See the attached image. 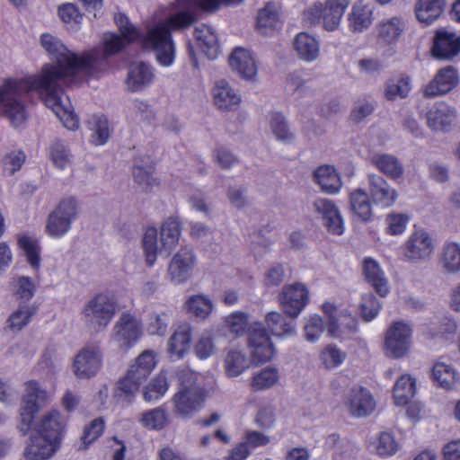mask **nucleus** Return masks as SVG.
<instances>
[{
  "label": "nucleus",
  "instance_id": "obj_59",
  "mask_svg": "<svg viewBox=\"0 0 460 460\" xmlns=\"http://www.w3.org/2000/svg\"><path fill=\"white\" fill-rule=\"evenodd\" d=\"M347 354L336 345L326 346L320 354V359L328 369L341 366L346 359Z\"/></svg>",
  "mask_w": 460,
  "mask_h": 460
},
{
  "label": "nucleus",
  "instance_id": "obj_26",
  "mask_svg": "<svg viewBox=\"0 0 460 460\" xmlns=\"http://www.w3.org/2000/svg\"><path fill=\"white\" fill-rule=\"evenodd\" d=\"M460 52V36L454 31L439 30L437 31L432 46L434 57L451 59Z\"/></svg>",
  "mask_w": 460,
  "mask_h": 460
},
{
  "label": "nucleus",
  "instance_id": "obj_1",
  "mask_svg": "<svg viewBox=\"0 0 460 460\" xmlns=\"http://www.w3.org/2000/svg\"><path fill=\"white\" fill-rule=\"evenodd\" d=\"M243 0H176L164 10L163 17L155 19L140 31L130 22L123 13L114 16L119 34L105 32L102 37L103 49L95 48L84 54H90L97 58H103L104 64L100 68L84 70L85 75H94L108 67V57L115 55L128 45L138 41L142 48L155 53L156 61L162 66H171L175 59V44L172 31L183 30L190 26L197 19V11H216L221 5H237Z\"/></svg>",
  "mask_w": 460,
  "mask_h": 460
},
{
  "label": "nucleus",
  "instance_id": "obj_54",
  "mask_svg": "<svg viewBox=\"0 0 460 460\" xmlns=\"http://www.w3.org/2000/svg\"><path fill=\"white\" fill-rule=\"evenodd\" d=\"M13 291L18 304L31 303L30 300L34 296L36 286L31 278L20 276L13 279Z\"/></svg>",
  "mask_w": 460,
  "mask_h": 460
},
{
  "label": "nucleus",
  "instance_id": "obj_14",
  "mask_svg": "<svg viewBox=\"0 0 460 460\" xmlns=\"http://www.w3.org/2000/svg\"><path fill=\"white\" fill-rule=\"evenodd\" d=\"M0 116L7 118L15 127L26 119L25 102L17 96L9 83L0 84Z\"/></svg>",
  "mask_w": 460,
  "mask_h": 460
},
{
  "label": "nucleus",
  "instance_id": "obj_5",
  "mask_svg": "<svg viewBox=\"0 0 460 460\" xmlns=\"http://www.w3.org/2000/svg\"><path fill=\"white\" fill-rule=\"evenodd\" d=\"M80 207L74 197H66L58 201L48 215L45 233L52 239H60L66 235L77 219Z\"/></svg>",
  "mask_w": 460,
  "mask_h": 460
},
{
  "label": "nucleus",
  "instance_id": "obj_22",
  "mask_svg": "<svg viewBox=\"0 0 460 460\" xmlns=\"http://www.w3.org/2000/svg\"><path fill=\"white\" fill-rule=\"evenodd\" d=\"M456 117V109L444 102L434 103L426 113L428 126L436 131H449Z\"/></svg>",
  "mask_w": 460,
  "mask_h": 460
},
{
  "label": "nucleus",
  "instance_id": "obj_7",
  "mask_svg": "<svg viewBox=\"0 0 460 460\" xmlns=\"http://www.w3.org/2000/svg\"><path fill=\"white\" fill-rule=\"evenodd\" d=\"M349 2L350 0H327L324 6L322 3H315L305 14L311 23L322 22L326 31H332L339 27Z\"/></svg>",
  "mask_w": 460,
  "mask_h": 460
},
{
  "label": "nucleus",
  "instance_id": "obj_47",
  "mask_svg": "<svg viewBox=\"0 0 460 460\" xmlns=\"http://www.w3.org/2000/svg\"><path fill=\"white\" fill-rule=\"evenodd\" d=\"M369 196L363 189H357L349 194V205L352 212L362 221H368L372 217Z\"/></svg>",
  "mask_w": 460,
  "mask_h": 460
},
{
  "label": "nucleus",
  "instance_id": "obj_30",
  "mask_svg": "<svg viewBox=\"0 0 460 460\" xmlns=\"http://www.w3.org/2000/svg\"><path fill=\"white\" fill-rule=\"evenodd\" d=\"M132 172L135 182L144 190L159 184L158 179L155 176L154 161L150 155L136 157Z\"/></svg>",
  "mask_w": 460,
  "mask_h": 460
},
{
  "label": "nucleus",
  "instance_id": "obj_13",
  "mask_svg": "<svg viewBox=\"0 0 460 460\" xmlns=\"http://www.w3.org/2000/svg\"><path fill=\"white\" fill-rule=\"evenodd\" d=\"M196 255L191 247H181L171 259L167 267V278L174 285L186 283L193 274Z\"/></svg>",
  "mask_w": 460,
  "mask_h": 460
},
{
  "label": "nucleus",
  "instance_id": "obj_4",
  "mask_svg": "<svg viewBox=\"0 0 460 460\" xmlns=\"http://www.w3.org/2000/svg\"><path fill=\"white\" fill-rule=\"evenodd\" d=\"M118 310L115 296L111 292H100L85 302L82 317L86 326L96 332H103L114 318Z\"/></svg>",
  "mask_w": 460,
  "mask_h": 460
},
{
  "label": "nucleus",
  "instance_id": "obj_27",
  "mask_svg": "<svg viewBox=\"0 0 460 460\" xmlns=\"http://www.w3.org/2000/svg\"><path fill=\"white\" fill-rule=\"evenodd\" d=\"M231 68L243 79L253 80L257 75V66L252 53L246 49L235 48L229 57Z\"/></svg>",
  "mask_w": 460,
  "mask_h": 460
},
{
  "label": "nucleus",
  "instance_id": "obj_36",
  "mask_svg": "<svg viewBox=\"0 0 460 460\" xmlns=\"http://www.w3.org/2000/svg\"><path fill=\"white\" fill-rule=\"evenodd\" d=\"M172 310L168 306L155 307L146 316V329L150 335L164 336L168 329Z\"/></svg>",
  "mask_w": 460,
  "mask_h": 460
},
{
  "label": "nucleus",
  "instance_id": "obj_44",
  "mask_svg": "<svg viewBox=\"0 0 460 460\" xmlns=\"http://www.w3.org/2000/svg\"><path fill=\"white\" fill-rule=\"evenodd\" d=\"M432 379L441 388L452 390L460 382V375L444 362H437L432 367Z\"/></svg>",
  "mask_w": 460,
  "mask_h": 460
},
{
  "label": "nucleus",
  "instance_id": "obj_40",
  "mask_svg": "<svg viewBox=\"0 0 460 460\" xmlns=\"http://www.w3.org/2000/svg\"><path fill=\"white\" fill-rule=\"evenodd\" d=\"M194 37L209 59H215L219 54V44L217 37L211 27L206 24H199L195 28Z\"/></svg>",
  "mask_w": 460,
  "mask_h": 460
},
{
  "label": "nucleus",
  "instance_id": "obj_19",
  "mask_svg": "<svg viewBox=\"0 0 460 460\" xmlns=\"http://www.w3.org/2000/svg\"><path fill=\"white\" fill-rule=\"evenodd\" d=\"M155 79L154 67L148 63L137 61L130 64L125 84L129 92L138 93L153 84Z\"/></svg>",
  "mask_w": 460,
  "mask_h": 460
},
{
  "label": "nucleus",
  "instance_id": "obj_24",
  "mask_svg": "<svg viewBox=\"0 0 460 460\" xmlns=\"http://www.w3.org/2000/svg\"><path fill=\"white\" fill-rule=\"evenodd\" d=\"M211 95L215 106L222 111H234L242 102L239 93L225 79L215 82Z\"/></svg>",
  "mask_w": 460,
  "mask_h": 460
},
{
  "label": "nucleus",
  "instance_id": "obj_21",
  "mask_svg": "<svg viewBox=\"0 0 460 460\" xmlns=\"http://www.w3.org/2000/svg\"><path fill=\"white\" fill-rule=\"evenodd\" d=\"M407 28L406 20L400 15L384 18L376 25V40L380 45L396 44Z\"/></svg>",
  "mask_w": 460,
  "mask_h": 460
},
{
  "label": "nucleus",
  "instance_id": "obj_46",
  "mask_svg": "<svg viewBox=\"0 0 460 460\" xmlns=\"http://www.w3.org/2000/svg\"><path fill=\"white\" fill-rule=\"evenodd\" d=\"M416 381L410 375H402L394 385V400L398 406L406 405L414 396Z\"/></svg>",
  "mask_w": 460,
  "mask_h": 460
},
{
  "label": "nucleus",
  "instance_id": "obj_43",
  "mask_svg": "<svg viewBox=\"0 0 460 460\" xmlns=\"http://www.w3.org/2000/svg\"><path fill=\"white\" fill-rule=\"evenodd\" d=\"M439 262L447 273H459L460 243L453 241L446 242L441 249Z\"/></svg>",
  "mask_w": 460,
  "mask_h": 460
},
{
  "label": "nucleus",
  "instance_id": "obj_8",
  "mask_svg": "<svg viewBox=\"0 0 460 460\" xmlns=\"http://www.w3.org/2000/svg\"><path fill=\"white\" fill-rule=\"evenodd\" d=\"M49 394L35 380L25 383V393L21 407V421L19 429L24 434L31 429L35 414L43 403L48 401Z\"/></svg>",
  "mask_w": 460,
  "mask_h": 460
},
{
  "label": "nucleus",
  "instance_id": "obj_52",
  "mask_svg": "<svg viewBox=\"0 0 460 460\" xmlns=\"http://www.w3.org/2000/svg\"><path fill=\"white\" fill-rule=\"evenodd\" d=\"M20 248L24 252L28 263L31 267L38 270L40 267L41 248L37 239L22 235L18 239Z\"/></svg>",
  "mask_w": 460,
  "mask_h": 460
},
{
  "label": "nucleus",
  "instance_id": "obj_64",
  "mask_svg": "<svg viewBox=\"0 0 460 460\" xmlns=\"http://www.w3.org/2000/svg\"><path fill=\"white\" fill-rule=\"evenodd\" d=\"M225 323L231 333L241 336L248 328V314L240 311L234 312L226 317Z\"/></svg>",
  "mask_w": 460,
  "mask_h": 460
},
{
  "label": "nucleus",
  "instance_id": "obj_17",
  "mask_svg": "<svg viewBox=\"0 0 460 460\" xmlns=\"http://www.w3.org/2000/svg\"><path fill=\"white\" fill-rule=\"evenodd\" d=\"M344 404L350 415L357 418L368 416L376 408V402L371 393L360 385H354L349 389Z\"/></svg>",
  "mask_w": 460,
  "mask_h": 460
},
{
  "label": "nucleus",
  "instance_id": "obj_15",
  "mask_svg": "<svg viewBox=\"0 0 460 460\" xmlns=\"http://www.w3.org/2000/svg\"><path fill=\"white\" fill-rule=\"evenodd\" d=\"M309 299V291L302 283L285 285L279 295L283 312L292 318L297 317L305 307Z\"/></svg>",
  "mask_w": 460,
  "mask_h": 460
},
{
  "label": "nucleus",
  "instance_id": "obj_50",
  "mask_svg": "<svg viewBox=\"0 0 460 460\" xmlns=\"http://www.w3.org/2000/svg\"><path fill=\"white\" fill-rule=\"evenodd\" d=\"M142 245L147 266L152 267L157 259V253L161 251V243L158 242V233L155 227H148L143 236Z\"/></svg>",
  "mask_w": 460,
  "mask_h": 460
},
{
  "label": "nucleus",
  "instance_id": "obj_9",
  "mask_svg": "<svg viewBox=\"0 0 460 460\" xmlns=\"http://www.w3.org/2000/svg\"><path fill=\"white\" fill-rule=\"evenodd\" d=\"M412 328L403 321H394L385 332V354L400 358L407 354L411 344Z\"/></svg>",
  "mask_w": 460,
  "mask_h": 460
},
{
  "label": "nucleus",
  "instance_id": "obj_33",
  "mask_svg": "<svg viewBox=\"0 0 460 460\" xmlns=\"http://www.w3.org/2000/svg\"><path fill=\"white\" fill-rule=\"evenodd\" d=\"M251 360L243 349L229 348L224 357V370L227 377L243 375L250 367Z\"/></svg>",
  "mask_w": 460,
  "mask_h": 460
},
{
  "label": "nucleus",
  "instance_id": "obj_11",
  "mask_svg": "<svg viewBox=\"0 0 460 460\" xmlns=\"http://www.w3.org/2000/svg\"><path fill=\"white\" fill-rule=\"evenodd\" d=\"M206 400V390L198 385L181 387L172 397L173 412L176 416L190 419L199 412Z\"/></svg>",
  "mask_w": 460,
  "mask_h": 460
},
{
  "label": "nucleus",
  "instance_id": "obj_12",
  "mask_svg": "<svg viewBox=\"0 0 460 460\" xmlns=\"http://www.w3.org/2000/svg\"><path fill=\"white\" fill-rule=\"evenodd\" d=\"M433 252V239L424 228H415L402 245L403 259L411 263L428 260Z\"/></svg>",
  "mask_w": 460,
  "mask_h": 460
},
{
  "label": "nucleus",
  "instance_id": "obj_34",
  "mask_svg": "<svg viewBox=\"0 0 460 460\" xmlns=\"http://www.w3.org/2000/svg\"><path fill=\"white\" fill-rule=\"evenodd\" d=\"M349 28L354 33L363 32L373 22V6L358 0L352 5L348 16Z\"/></svg>",
  "mask_w": 460,
  "mask_h": 460
},
{
  "label": "nucleus",
  "instance_id": "obj_35",
  "mask_svg": "<svg viewBox=\"0 0 460 460\" xmlns=\"http://www.w3.org/2000/svg\"><path fill=\"white\" fill-rule=\"evenodd\" d=\"M38 312L35 303H19L17 307L10 314L5 328L12 332H18L30 324Z\"/></svg>",
  "mask_w": 460,
  "mask_h": 460
},
{
  "label": "nucleus",
  "instance_id": "obj_58",
  "mask_svg": "<svg viewBox=\"0 0 460 460\" xmlns=\"http://www.w3.org/2000/svg\"><path fill=\"white\" fill-rule=\"evenodd\" d=\"M216 349L212 332L210 331L202 332L198 337L194 346L195 355L199 359H208L214 355Z\"/></svg>",
  "mask_w": 460,
  "mask_h": 460
},
{
  "label": "nucleus",
  "instance_id": "obj_41",
  "mask_svg": "<svg viewBox=\"0 0 460 460\" xmlns=\"http://www.w3.org/2000/svg\"><path fill=\"white\" fill-rule=\"evenodd\" d=\"M446 0H418L415 6L417 19L425 25L433 23L443 13Z\"/></svg>",
  "mask_w": 460,
  "mask_h": 460
},
{
  "label": "nucleus",
  "instance_id": "obj_61",
  "mask_svg": "<svg viewBox=\"0 0 460 460\" xmlns=\"http://www.w3.org/2000/svg\"><path fill=\"white\" fill-rule=\"evenodd\" d=\"M410 222V217L404 213L393 212L386 216V233L390 235L402 234Z\"/></svg>",
  "mask_w": 460,
  "mask_h": 460
},
{
  "label": "nucleus",
  "instance_id": "obj_32",
  "mask_svg": "<svg viewBox=\"0 0 460 460\" xmlns=\"http://www.w3.org/2000/svg\"><path fill=\"white\" fill-rule=\"evenodd\" d=\"M371 164L388 179L398 181L404 175L402 161L392 154L375 153L370 156Z\"/></svg>",
  "mask_w": 460,
  "mask_h": 460
},
{
  "label": "nucleus",
  "instance_id": "obj_31",
  "mask_svg": "<svg viewBox=\"0 0 460 460\" xmlns=\"http://www.w3.org/2000/svg\"><path fill=\"white\" fill-rule=\"evenodd\" d=\"M362 271L376 292L380 296H386L389 293L388 279L379 262L371 257H366L362 261Z\"/></svg>",
  "mask_w": 460,
  "mask_h": 460
},
{
  "label": "nucleus",
  "instance_id": "obj_37",
  "mask_svg": "<svg viewBox=\"0 0 460 460\" xmlns=\"http://www.w3.org/2000/svg\"><path fill=\"white\" fill-rule=\"evenodd\" d=\"M314 180L321 190L330 195L340 192L342 181L336 169L332 165H321L314 172Z\"/></svg>",
  "mask_w": 460,
  "mask_h": 460
},
{
  "label": "nucleus",
  "instance_id": "obj_10",
  "mask_svg": "<svg viewBox=\"0 0 460 460\" xmlns=\"http://www.w3.org/2000/svg\"><path fill=\"white\" fill-rule=\"evenodd\" d=\"M102 364V350L98 342L84 346L75 356L72 369L79 379H89L97 375Z\"/></svg>",
  "mask_w": 460,
  "mask_h": 460
},
{
  "label": "nucleus",
  "instance_id": "obj_55",
  "mask_svg": "<svg viewBox=\"0 0 460 460\" xmlns=\"http://www.w3.org/2000/svg\"><path fill=\"white\" fill-rule=\"evenodd\" d=\"M270 125L275 137L284 143H291L295 139L284 116L279 112H272L270 115Z\"/></svg>",
  "mask_w": 460,
  "mask_h": 460
},
{
  "label": "nucleus",
  "instance_id": "obj_18",
  "mask_svg": "<svg viewBox=\"0 0 460 460\" xmlns=\"http://www.w3.org/2000/svg\"><path fill=\"white\" fill-rule=\"evenodd\" d=\"M313 208L314 212L322 217L329 233L336 235H341L344 233L343 217L332 200L318 198L313 202Z\"/></svg>",
  "mask_w": 460,
  "mask_h": 460
},
{
  "label": "nucleus",
  "instance_id": "obj_42",
  "mask_svg": "<svg viewBox=\"0 0 460 460\" xmlns=\"http://www.w3.org/2000/svg\"><path fill=\"white\" fill-rule=\"evenodd\" d=\"M411 91V79L402 74L388 79L385 84L384 94L388 101L405 99Z\"/></svg>",
  "mask_w": 460,
  "mask_h": 460
},
{
  "label": "nucleus",
  "instance_id": "obj_60",
  "mask_svg": "<svg viewBox=\"0 0 460 460\" xmlns=\"http://www.w3.org/2000/svg\"><path fill=\"white\" fill-rule=\"evenodd\" d=\"M128 117L136 122L149 121L154 114L150 105L142 100H133L128 107Z\"/></svg>",
  "mask_w": 460,
  "mask_h": 460
},
{
  "label": "nucleus",
  "instance_id": "obj_49",
  "mask_svg": "<svg viewBox=\"0 0 460 460\" xmlns=\"http://www.w3.org/2000/svg\"><path fill=\"white\" fill-rule=\"evenodd\" d=\"M169 384L166 372L161 371L143 390V398L147 402H156L167 393Z\"/></svg>",
  "mask_w": 460,
  "mask_h": 460
},
{
  "label": "nucleus",
  "instance_id": "obj_62",
  "mask_svg": "<svg viewBox=\"0 0 460 460\" xmlns=\"http://www.w3.org/2000/svg\"><path fill=\"white\" fill-rule=\"evenodd\" d=\"M375 448L378 456L387 457L399 450V444L391 433L382 432L378 436Z\"/></svg>",
  "mask_w": 460,
  "mask_h": 460
},
{
  "label": "nucleus",
  "instance_id": "obj_28",
  "mask_svg": "<svg viewBox=\"0 0 460 460\" xmlns=\"http://www.w3.org/2000/svg\"><path fill=\"white\" fill-rule=\"evenodd\" d=\"M192 328L189 323L180 324L167 341V353L171 359L178 360L184 357L190 349Z\"/></svg>",
  "mask_w": 460,
  "mask_h": 460
},
{
  "label": "nucleus",
  "instance_id": "obj_63",
  "mask_svg": "<svg viewBox=\"0 0 460 460\" xmlns=\"http://www.w3.org/2000/svg\"><path fill=\"white\" fill-rule=\"evenodd\" d=\"M49 157L54 165L61 170L70 164V152L60 140H56L51 145Z\"/></svg>",
  "mask_w": 460,
  "mask_h": 460
},
{
  "label": "nucleus",
  "instance_id": "obj_20",
  "mask_svg": "<svg viewBox=\"0 0 460 460\" xmlns=\"http://www.w3.org/2000/svg\"><path fill=\"white\" fill-rule=\"evenodd\" d=\"M249 347L252 360L256 363L270 361L275 353L267 331L261 324H256L250 332Z\"/></svg>",
  "mask_w": 460,
  "mask_h": 460
},
{
  "label": "nucleus",
  "instance_id": "obj_23",
  "mask_svg": "<svg viewBox=\"0 0 460 460\" xmlns=\"http://www.w3.org/2000/svg\"><path fill=\"white\" fill-rule=\"evenodd\" d=\"M457 71L451 66L439 69L434 78L424 87L426 97L443 95L452 91L458 84Z\"/></svg>",
  "mask_w": 460,
  "mask_h": 460
},
{
  "label": "nucleus",
  "instance_id": "obj_51",
  "mask_svg": "<svg viewBox=\"0 0 460 460\" xmlns=\"http://www.w3.org/2000/svg\"><path fill=\"white\" fill-rule=\"evenodd\" d=\"M266 323L271 333L277 337H287L295 332L293 321H287L286 318L278 312L269 313L266 316Z\"/></svg>",
  "mask_w": 460,
  "mask_h": 460
},
{
  "label": "nucleus",
  "instance_id": "obj_39",
  "mask_svg": "<svg viewBox=\"0 0 460 460\" xmlns=\"http://www.w3.org/2000/svg\"><path fill=\"white\" fill-rule=\"evenodd\" d=\"M294 49L297 57L308 63L314 62L320 56L318 40L307 32H300L296 36Z\"/></svg>",
  "mask_w": 460,
  "mask_h": 460
},
{
  "label": "nucleus",
  "instance_id": "obj_3",
  "mask_svg": "<svg viewBox=\"0 0 460 460\" xmlns=\"http://www.w3.org/2000/svg\"><path fill=\"white\" fill-rule=\"evenodd\" d=\"M157 364L154 350L146 349L129 366L126 375L117 384L115 396L127 404L133 402L140 385L148 378Z\"/></svg>",
  "mask_w": 460,
  "mask_h": 460
},
{
  "label": "nucleus",
  "instance_id": "obj_53",
  "mask_svg": "<svg viewBox=\"0 0 460 460\" xmlns=\"http://www.w3.org/2000/svg\"><path fill=\"white\" fill-rule=\"evenodd\" d=\"M188 312L199 319H206L214 310L213 301L204 295L190 296L186 301Z\"/></svg>",
  "mask_w": 460,
  "mask_h": 460
},
{
  "label": "nucleus",
  "instance_id": "obj_38",
  "mask_svg": "<svg viewBox=\"0 0 460 460\" xmlns=\"http://www.w3.org/2000/svg\"><path fill=\"white\" fill-rule=\"evenodd\" d=\"M282 21L279 7L276 3L269 2L259 10L257 14V28L263 34H271L279 30Z\"/></svg>",
  "mask_w": 460,
  "mask_h": 460
},
{
  "label": "nucleus",
  "instance_id": "obj_29",
  "mask_svg": "<svg viewBox=\"0 0 460 460\" xmlns=\"http://www.w3.org/2000/svg\"><path fill=\"white\" fill-rule=\"evenodd\" d=\"M66 420L60 412L53 410L45 413L36 424L34 431L60 444L65 431Z\"/></svg>",
  "mask_w": 460,
  "mask_h": 460
},
{
  "label": "nucleus",
  "instance_id": "obj_6",
  "mask_svg": "<svg viewBox=\"0 0 460 460\" xmlns=\"http://www.w3.org/2000/svg\"><path fill=\"white\" fill-rule=\"evenodd\" d=\"M143 333L141 320L130 312H124L110 332V341L119 349L128 351L140 341Z\"/></svg>",
  "mask_w": 460,
  "mask_h": 460
},
{
  "label": "nucleus",
  "instance_id": "obj_45",
  "mask_svg": "<svg viewBox=\"0 0 460 460\" xmlns=\"http://www.w3.org/2000/svg\"><path fill=\"white\" fill-rule=\"evenodd\" d=\"M169 421L170 416L164 406L147 410L139 419L141 425L150 430H161L168 425Z\"/></svg>",
  "mask_w": 460,
  "mask_h": 460
},
{
  "label": "nucleus",
  "instance_id": "obj_25",
  "mask_svg": "<svg viewBox=\"0 0 460 460\" xmlns=\"http://www.w3.org/2000/svg\"><path fill=\"white\" fill-rule=\"evenodd\" d=\"M59 445L55 439L34 431L24 450V456L27 460H47L55 454Z\"/></svg>",
  "mask_w": 460,
  "mask_h": 460
},
{
  "label": "nucleus",
  "instance_id": "obj_16",
  "mask_svg": "<svg viewBox=\"0 0 460 460\" xmlns=\"http://www.w3.org/2000/svg\"><path fill=\"white\" fill-rule=\"evenodd\" d=\"M367 186L371 201L378 208H388L398 199L397 190L381 175L369 173Z\"/></svg>",
  "mask_w": 460,
  "mask_h": 460
},
{
  "label": "nucleus",
  "instance_id": "obj_57",
  "mask_svg": "<svg viewBox=\"0 0 460 460\" xmlns=\"http://www.w3.org/2000/svg\"><path fill=\"white\" fill-rule=\"evenodd\" d=\"M91 124V129L93 130L91 142L95 146L104 145L110 137L107 119L102 115H95L93 117Z\"/></svg>",
  "mask_w": 460,
  "mask_h": 460
},
{
  "label": "nucleus",
  "instance_id": "obj_2",
  "mask_svg": "<svg viewBox=\"0 0 460 460\" xmlns=\"http://www.w3.org/2000/svg\"><path fill=\"white\" fill-rule=\"evenodd\" d=\"M40 43L53 63L45 64L38 75L6 78L2 84H11L17 96L24 102L29 93L36 92L67 129H77L78 118L71 110L70 103H64L61 86L81 81L84 76V70L100 68L104 64L103 58H97L90 54H75L50 33L41 34Z\"/></svg>",
  "mask_w": 460,
  "mask_h": 460
},
{
  "label": "nucleus",
  "instance_id": "obj_48",
  "mask_svg": "<svg viewBox=\"0 0 460 460\" xmlns=\"http://www.w3.org/2000/svg\"><path fill=\"white\" fill-rule=\"evenodd\" d=\"M181 228L180 222L176 217L167 218L161 226L160 243L161 249L171 251L173 249L180 239Z\"/></svg>",
  "mask_w": 460,
  "mask_h": 460
},
{
  "label": "nucleus",
  "instance_id": "obj_56",
  "mask_svg": "<svg viewBox=\"0 0 460 460\" xmlns=\"http://www.w3.org/2000/svg\"><path fill=\"white\" fill-rule=\"evenodd\" d=\"M279 372L275 367H265L252 376L251 386L254 391L272 387L279 381Z\"/></svg>",
  "mask_w": 460,
  "mask_h": 460
}]
</instances>
